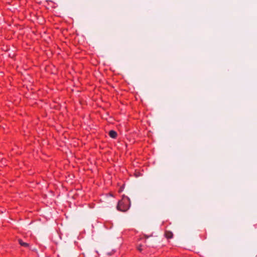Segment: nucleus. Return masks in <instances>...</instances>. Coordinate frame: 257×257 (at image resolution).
Instances as JSON below:
<instances>
[{
    "instance_id": "nucleus-5",
    "label": "nucleus",
    "mask_w": 257,
    "mask_h": 257,
    "mask_svg": "<svg viewBox=\"0 0 257 257\" xmlns=\"http://www.w3.org/2000/svg\"><path fill=\"white\" fill-rule=\"evenodd\" d=\"M138 249L140 251H142L141 245H140L138 247Z\"/></svg>"
},
{
    "instance_id": "nucleus-3",
    "label": "nucleus",
    "mask_w": 257,
    "mask_h": 257,
    "mask_svg": "<svg viewBox=\"0 0 257 257\" xmlns=\"http://www.w3.org/2000/svg\"><path fill=\"white\" fill-rule=\"evenodd\" d=\"M166 237L167 238H171L173 237V233L170 231H166L165 232Z\"/></svg>"
},
{
    "instance_id": "nucleus-6",
    "label": "nucleus",
    "mask_w": 257,
    "mask_h": 257,
    "mask_svg": "<svg viewBox=\"0 0 257 257\" xmlns=\"http://www.w3.org/2000/svg\"><path fill=\"white\" fill-rule=\"evenodd\" d=\"M136 177H138L140 176V174H135Z\"/></svg>"
},
{
    "instance_id": "nucleus-7",
    "label": "nucleus",
    "mask_w": 257,
    "mask_h": 257,
    "mask_svg": "<svg viewBox=\"0 0 257 257\" xmlns=\"http://www.w3.org/2000/svg\"><path fill=\"white\" fill-rule=\"evenodd\" d=\"M145 237H146V238H148L149 237V236H148V235H145Z\"/></svg>"
},
{
    "instance_id": "nucleus-2",
    "label": "nucleus",
    "mask_w": 257,
    "mask_h": 257,
    "mask_svg": "<svg viewBox=\"0 0 257 257\" xmlns=\"http://www.w3.org/2000/svg\"><path fill=\"white\" fill-rule=\"evenodd\" d=\"M109 135L111 138H112L113 139H115V138H116V137L117 136V133L115 131H114L113 130H111V131H109Z\"/></svg>"
},
{
    "instance_id": "nucleus-4",
    "label": "nucleus",
    "mask_w": 257,
    "mask_h": 257,
    "mask_svg": "<svg viewBox=\"0 0 257 257\" xmlns=\"http://www.w3.org/2000/svg\"><path fill=\"white\" fill-rule=\"evenodd\" d=\"M19 242L22 246L25 247L29 246V244L28 243L23 241L22 239H19Z\"/></svg>"
},
{
    "instance_id": "nucleus-1",
    "label": "nucleus",
    "mask_w": 257,
    "mask_h": 257,
    "mask_svg": "<svg viewBox=\"0 0 257 257\" xmlns=\"http://www.w3.org/2000/svg\"><path fill=\"white\" fill-rule=\"evenodd\" d=\"M130 205V199L127 196H123L122 200L118 201L116 208L119 211L125 212L129 209Z\"/></svg>"
}]
</instances>
